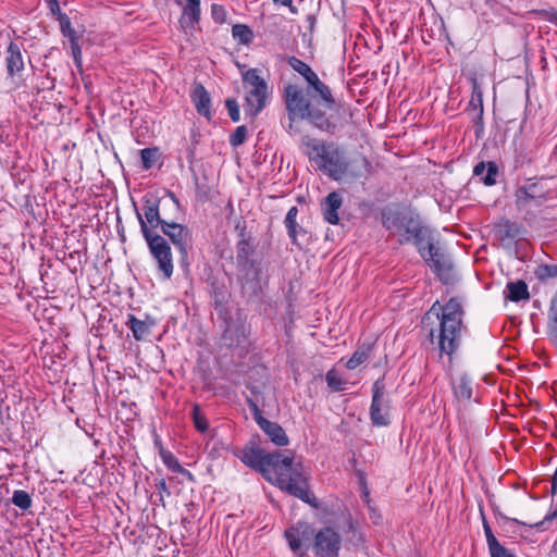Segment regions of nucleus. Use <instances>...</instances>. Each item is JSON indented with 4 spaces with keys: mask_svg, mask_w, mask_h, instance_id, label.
Returning <instances> with one entry per match:
<instances>
[{
    "mask_svg": "<svg viewBox=\"0 0 557 557\" xmlns=\"http://www.w3.org/2000/svg\"><path fill=\"white\" fill-rule=\"evenodd\" d=\"M306 154L317 169L331 180L341 181L346 176L367 177L372 173V164L364 156L347 160L345 152L335 144L304 136Z\"/></svg>",
    "mask_w": 557,
    "mask_h": 557,
    "instance_id": "nucleus-1",
    "label": "nucleus"
},
{
    "mask_svg": "<svg viewBox=\"0 0 557 557\" xmlns=\"http://www.w3.org/2000/svg\"><path fill=\"white\" fill-rule=\"evenodd\" d=\"M463 314L460 301L450 298L445 305L438 300L435 301L423 318L424 322L434 315L438 321L436 327L430 329L429 338L432 344L436 343L440 356L446 355L449 361L461 345L462 331L466 329L462 321Z\"/></svg>",
    "mask_w": 557,
    "mask_h": 557,
    "instance_id": "nucleus-2",
    "label": "nucleus"
},
{
    "mask_svg": "<svg viewBox=\"0 0 557 557\" xmlns=\"http://www.w3.org/2000/svg\"><path fill=\"white\" fill-rule=\"evenodd\" d=\"M282 491L317 508L318 503L310 492L308 476L301 463H295L293 455H282L272 472V481Z\"/></svg>",
    "mask_w": 557,
    "mask_h": 557,
    "instance_id": "nucleus-3",
    "label": "nucleus"
},
{
    "mask_svg": "<svg viewBox=\"0 0 557 557\" xmlns=\"http://www.w3.org/2000/svg\"><path fill=\"white\" fill-rule=\"evenodd\" d=\"M141 234L147 243L150 255L157 263V269L162 280H170L174 271L170 243L162 235L149 230L145 223H141Z\"/></svg>",
    "mask_w": 557,
    "mask_h": 557,
    "instance_id": "nucleus-4",
    "label": "nucleus"
},
{
    "mask_svg": "<svg viewBox=\"0 0 557 557\" xmlns=\"http://www.w3.org/2000/svg\"><path fill=\"white\" fill-rule=\"evenodd\" d=\"M243 83L250 87L245 97V112L247 115L255 117L265 107L269 96L268 84L259 75L257 69H250L243 73Z\"/></svg>",
    "mask_w": 557,
    "mask_h": 557,
    "instance_id": "nucleus-5",
    "label": "nucleus"
},
{
    "mask_svg": "<svg viewBox=\"0 0 557 557\" xmlns=\"http://www.w3.org/2000/svg\"><path fill=\"white\" fill-rule=\"evenodd\" d=\"M283 454L265 453L258 446L245 447L242 450L240 460L251 469L262 473L265 480L272 481V472Z\"/></svg>",
    "mask_w": 557,
    "mask_h": 557,
    "instance_id": "nucleus-6",
    "label": "nucleus"
},
{
    "mask_svg": "<svg viewBox=\"0 0 557 557\" xmlns=\"http://www.w3.org/2000/svg\"><path fill=\"white\" fill-rule=\"evenodd\" d=\"M288 64L306 79L309 87L312 88L313 94L321 98L322 107L326 109H333L335 107V99L331 89L318 77L317 73L306 62L296 57H292L288 60Z\"/></svg>",
    "mask_w": 557,
    "mask_h": 557,
    "instance_id": "nucleus-7",
    "label": "nucleus"
},
{
    "mask_svg": "<svg viewBox=\"0 0 557 557\" xmlns=\"http://www.w3.org/2000/svg\"><path fill=\"white\" fill-rule=\"evenodd\" d=\"M239 272L242 290L248 297H256L261 290L262 262L253 257H248L236 262Z\"/></svg>",
    "mask_w": 557,
    "mask_h": 557,
    "instance_id": "nucleus-8",
    "label": "nucleus"
},
{
    "mask_svg": "<svg viewBox=\"0 0 557 557\" xmlns=\"http://www.w3.org/2000/svg\"><path fill=\"white\" fill-rule=\"evenodd\" d=\"M161 232L163 237L169 238V240L178 250L181 264L183 267H187L188 253L193 246L191 231L186 225L168 219L166 222H163Z\"/></svg>",
    "mask_w": 557,
    "mask_h": 557,
    "instance_id": "nucleus-9",
    "label": "nucleus"
},
{
    "mask_svg": "<svg viewBox=\"0 0 557 557\" xmlns=\"http://www.w3.org/2000/svg\"><path fill=\"white\" fill-rule=\"evenodd\" d=\"M307 96L310 99L297 85L289 84L284 88V101L288 117L305 120V115L318 97L310 89L307 90Z\"/></svg>",
    "mask_w": 557,
    "mask_h": 557,
    "instance_id": "nucleus-10",
    "label": "nucleus"
},
{
    "mask_svg": "<svg viewBox=\"0 0 557 557\" xmlns=\"http://www.w3.org/2000/svg\"><path fill=\"white\" fill-rule=\"evenodd\" d=\"M545 176L539 178H528L529 184L519 186L515 191V203L518 209L525 208L530 201H535L541 206L546 201L554 199L553 190L544 189L542 181Z\"/></svg>",
    "mask_w": 557,
    "mask_h": 557,
    "instance_id": "nucleus-11",
    "label": "nucleus"
},
{
    "mask_svg": "<svg viewBox=\"0 0 557 557\" xmlns=\"http://www.w3.org/2000/svg\"><path fill=\"white\" fill-rule=\"evenodd\" d=\"M420 256L444 283H448L451 276L453 264L448 256L435 244V240L426 249L420 248Z\"/></svg>",
    "mask_w": 557,
    "mask_h": 557,
    "instance_id": "nucleus-12",
    "label": "nucleus"
},
{
    "mask_svg": "<svg viewBox=\"0 0 557 557\" xmlns=\"http://www.w3.org/2000/svg\"><path fill=\"white\" fill-rule=\"evenodd\" d=\"M312 552L317 557H338L342 539L331 527L320 529L313 533Z\"/></svg>",
    "mask_w": 557,
    "mask_h": 557,
    "instance_id": "nucleus-13",
    "label": "nucleus"
},
{
    "mask_svg": "<svg viewBox=\"0 0 557 557\" xmlns=\"http://www.w3.org/2000/svg\"><path fill=\"white\" fill-rule=\"evenodd\" d=\"M312 536L313 528L305 521H298L284 532V537L288 547L297 557L306 556Z\"/></svg>",
    "mask_w": 557,
    "mask_h": 557,
    "instance_id": "nucleus-14",
    "label": "nucleus"
},
{
    "mask_svg": "<svg viewBox=\"0 0 557 557\" xmlns=\"http://www.w3.org/2000/svg\"><path fill=\"white\" fill-rule=\"evenodd\" d=\"M4 54L7 79L11 82L14 88H18L24 85L23 74L25 72V62L21 46L11 40Z\"/></svg>",
    "mask_w": 557,
    "mask_h": 557,
    "instance_id": "nucleus-15",
    "label": "nucleus"
},
{
    "mask_svg": "<svg viewBox=\"0 0 557 557\" xmlns=\"http://www.w3.org/2000/svg\"><path fill=\"white\" fill-rule=\"evenodd\" d=\"M384 379H377L372 385V401L370 406V419L375 426L389 424L388 410L384 400Z\"/></svg>",
    "mask_w": 557,
    "mask_h": 557,
    "instance_id": "nucleus-16",
    "label": "nucleus"
},
{
    "mask_svg": "<svg viewBox=\"0 0 557 557\" xmlns=\"http://www.w3.org/2000/svg\"><path fill=\"white\" fill-rule=\"evenodd\" d=\"M413 214L412 211L398 203H391L381 210V220L387 231L400 234Z\"/></svg>",
    "mask_w": 557,
    "mask_h": 557,
    "instance_id": "nucleus-17",
    "label": "nucleus"
},
{
    "mask_svg": "<svg viewBox=\"0 0 557 557\" xmlns=\"http://www.w3.org/2000/svg\"><path fill=\"white\" fill-rule=\"evenodd\" d=\"M224 323L225 326L222 334V341L225 346L230 348L239 346L247 339L249 330L240 318L233 319L231 317H225Z\"/></svg>",
    "mask_w": 557,
    "mask_h": 557,
    "instance_id": "nucleus-18",
    "label": "nucleus"
},
{
    "mask_svg": "<svg viewBox=\"0 0 557 557\" xmlns=\"http://www.w3.org/2000/svg\"><path fill=\"white\" fill-rule=\"evenodd\" d=\"M160 205L161 200L156 198H145L143 205L144 215L137 211V219L139 225L145 223L146 226L154 232L157 227H162L163 222H166L168 219L162 216L160 213Z\"/></svg>",
    "mask_w": 557,
    "mask_h": 557,
    "instance_id": "nucleus-19",
    "label": "nucleus"
},
{
    "mask_svg": "<svg viewBox=\"0 0 557 557\" xmlns=\"http://www.w3.org/2000/svg\"><path fill=\"white\" fill-rule=\"evenodd\" d=\"M326 108L321 106V98L317 97L305 115V120H308L310 124L322 132L334 134L337 126L329 116H326Z\"/></svg>",
    "mask_w": 557,
    "mask_h": 557,
    "instance_id": "nucleus-20",
    "label": "nucleus"
},
{
    "mask_svg": "<svg viewBox=\"0 0 557 557\" xmlns=\"http://www.w3.org/2000/svg\"><path fill=\"white\" fill-rule=\"evenodd\" d=\"M297 215L298 208L296 206L290 207L285 216L284 225L292 244L301 249L309 243L310 236L308 232L297 223Z\"/></svg>",
    "mask_w": 557,
    "mask_h": 557,
    "instance_id": "nucleus-21",
    "label": "nucleus"
},
{
    "mask_svg": "<svg viewBox=\"0 0 557 557\" xmlns=\"http://www.w3.org/2000/svg\"><path fill=\"white\" fill-rule=\"evenodd\" d=\"M210 286V296L213 299V304L216 310L220 311V314L225 313L228 314L225 309V305L228 302L231 293L223 280H219L215 276L209 278Z\"/></svg>",
    "mask_w": 557,
    "mask_h": 557,
    "instance_id": "nucleus-22",
    "label": "nucleus"
},
{
    "mask_svg": "<svg viewBox=\"0 0 557 557\" xmlns=\"http://www.w3.org/2000/svg\"><path fill=\"white\" fill-rule=\"evenodd\" d=\"M342 196L337 191H332L324 198L321 207L326 222L334 225L338 223V209L342 207Z\"/></svg>",
    "mask_w": 557,
    "mask_h": 557,
    "instance_id": "nucleus-23",
    "label": "nucleus"
},
{
    "mask_svg": "<svg viewBox=\"0 0 557 557\" xmlns=\"http://www.w3.org/2000/svg\"><path fill=\"white\" fill-rule=\"evenodd\" d=\"M470 81L472 84V94H471V98H470L468 107H469V110H472L473 112H475V114L473 116V121L475 124H478V123H482V121H483V113H484L483 91H482L481 85L479 84V82L475 77H471Z\"/></svg>",
    "mask_w": 557,
    "mask_h": 557,
    "instance_id": "nucleus-24",
    "label": "nucleus"
},
{
    "mask_svg": "<svg viewBox=\"0 0 557 557\" xmlns=\"http://www.w3.org/2000/svg\"><path fill=\"white\" fill-rule=\"evenodd\" d=\"M497 233L499 235V239L502 242H513L522 238L524 234V230L522 225L517 222H511L510 220L504 219L497 225Z\"/></svg>",
    "mask_w": 557,
    "mask_h": 557,
    "instance_id": "nucleus-25",
    "label": "nucleus"
},
{
    "mask_svg": "<svg viewBox=\"0 0 557 557\" xmlns=\"http://www.w3.org/2000/svg\"><path fill=\"white\" fill-rule=\"evenodd\" d=\"M191 99L197 112L206 117L210 116L211 98L202 84H196L191 92Z\"/></svg>",
    "mask_w": 557,
    "mask_h": 557,
    "instance_id": "nucleus-26",
    "label": "nucleus"
},
{
    "mask_svg": "<svg viewBox=\"0 0 557 557\" xmlns=\"http://www.w3.org/2000/svg\"><path fill=\"white\" fill-rule=\"evenodd\" d=\"M239 237V240L236 243V262L256 256L257 248L256 239L247 235L245 230L240 231Z\"/></svg>",
    "mask_w": 557,
    "mask_h": 557,
    "instance_id": "nucleus-27",
    "label": "nucleus"
},
{
    "mask_svg": "<svg viewBox=\"0 0 557 557\" xmlns=\"http://www.w3.org/2000/svg\"><path fill=\"white\" fill-rule=\"evenodd\" d=\"M270 441L276 446H286L289 443L288 436L286 435L284 429L276 422L273 421H263L260 428Z\"/></svg>",
    "mask_w": 557,
    "mask_h": 557,
    "instance_id": "nucleus-28",
    "label": "nucleus"
},
{
    "mask_svg": "<svg viewBox=\"0 0 557 557\" xmlns=\"http://www.w3.org/2000/svg\"><path fill=\"white\" fill-rule=\"evenodd\" d=\"M125 324L132 331L134 338L141 341L150 333V329L154 322L149 318H147V320H139L134 314H128Z\"/></svg>",
    "mask_w": 557,
    "mask_h": 557,
    "instance_id": "nucleus-29",
    "label": "nucleus"
},
{
    "mask_svg": "<svg viewBox=\"0 0 557 557\" xmlns=\"http://www.w3.org/2000/svg\"><path fill=\"white\" fill-rule=\"evenodd\" d=\"M183 15L180 20L182 27H194L200 20V0H186Z\"/></svg>",
    "mask_w": 557,
    "mask_h": 557,
    "instance_id": "nucleus-30",
    "label": "nucleus"
},
{
    "mask_svg": "<svg viewBox=\"0 0 557 557\" xmlns=\"http://www.w3.org/2000/svg\"><path fill=\"white\" fill-rule=\"evenodd\" d=\"M454 395L458 400L470 401L472 398V380L467 373L453 382Z\"/></svg>",
    "mask_w": 557,
    "mask_h": 557,
    "instance_id": "nucleus-31",
    "label": "nucleus"
},
{
    "mask_svg": "<svg viewBox=\"0 0 557 557\" xmlns=\"http://www.w3.org/2000/svg\"><path fill=\"white\" fill-rule=\"evenodd\" d=\"M506 289L508 290L506 298L509 299L510 301L519 302L521 300H528L530 298L528 285L522 280L509 282L506 286Z\"/></svg>",
    "mask_w": 557,
    "mask_h": 557,
    "instance_id": "nucleus-32",
    "label": "nucleus"
},
{
    "mask_svg": "<svg viewBox=\"0 0 557 557\" xmlns=\"http://www.w3.org/2000/svg\"><path fill=\"white\" fill-rule=\"evenodd\" d=\"M424 224L422 223L419 214L414 213L412 218L408 221L405 228L400 233V244L410 243L412 237L416 236L418 231L422 230Z\"/></svg>",
    "mask_w": 557,
    "mask_h": 557,
    "instance_id": "nucleus-33",
    "label": "nucleus"
},
{
    "mask_svg": "<svg viewBox=\"0 0 557 557\" xmlns=\"http://www.w3.org/2000/svg\"><path fill=\"white\" fill-rule=\"evenodd\" d=\"M372 350L371 345H362L356 349L352 356L347 360L346 368L349 370H354L364 361H367L370 357Z\"/></svg>",
    "mask_w": 557,
    "mask_h": 557,
    "instance_id": "nucleus-34",
    "label": "nucleus"
},
{
    "mask_svg": "<svg viewBox=\"0 0 557 557\" xmlns=\"http://www.w3.org/2000/svg\"><path fill=\"white\" fill-rule=\"evenodd\" d=\"M233 38L240 45H249L253 40V32L246 24H235L232 27Z\"/></svg>",
    "mask_w": 557,
    "mask_h": 557,
    "instance_id": "nucleus-35",
    "label": "nucleus"
},
{
    "mask_svg": "<svg viewBox=\"0 0 557 557\" xmlns=\"http://www.w3.org/2000/svg\"><path fill=\"white\" fill-rule=\"evenodd\" d=\"M433 231L424 225L422 230L418 231L416 233V236L412 237L410 243H413V245L417 247L418 251L420 252L421 249H426L430 244L434 242Z\"/></svg>",
    "mask_w": 557,
    "mask_h": 557,
    "instance_id": "nucleus-36",
    "label": "nucleus"
},
{
    "mask_svg": "<svg viewBox=\"0 0 557 557\" xmlns=\"http://www.w3.org/2000/svg\"><path fill=\"white\" fill-rule=\"evenodd\" d=\"M547 333L549 338L557 344V296H555L550 301Z\"/></svg>",
    "mask_w": 557,
    "mask_h": 557,
    "instance_id": "nucleus-37",
    "label": "nucleus"
},
{
    "mask_svg": "<svg viewBox=\"0 0 557 557\" xmlns=\"http://www.w3.org/2000/svg\"><path fill=\"white\" fill-rule=\"evenodd\" d=\"M60 25V32L61 34L69 39L70 42L72 40H79V36L77 35L76 30L72 27V23L70 17L65 15H60L59 18H57Z\"/></svg>",
    "mask_w": 557,
    "mask_h": 557,
    "instance_id": "nucleus-38",
    "label": "nucleus"
},
{
    "mask_svg": "<svg viewBox=\"0 0 557 557\" xmlns=\"http://www.w3.org/2000/svg\"><path fill=\"white\" fill-rule=\"evenodd\" d=\"M191 418L194 425L200 433H205L209 429V423L206 416L202 413L201 408L198 404H195L191 409Z\"/></svg>",
    "mask_w": 557,
    "mask_h": 557,
    "instance_id": "nucleus-39",
    "label": "nucleus"
},
{
    "mask_svg": "<svg viewBox=\"0 0 557 557\" xmlns=\"http://www.w3.org/2000/svg\"><path fill=\"white\" fill-rule=\"evenodd\" d=\"M11 502L22 510H27L32 507V498L29 494L23 490L14 491Z\"/></svg>",
    "mask_w": 557,
    "mask_h": 557,
    "instance_id": "nucleus-40",
    "label": "nucleus"
},
{
    "mask_svg": "<svg viewBox=\"0 0 557 557\" xmlns=\"http://www.w3.org/2000/svg\"><path fill=\"white\" fill-rule=\"evenodd\" d=\"M158 154H159V150L156 147L141 149L140 158H141L143 168L145 170L151 169L152 165L157 161Z\"/></svg>",
    "mask_w": 557,
    "mask_h": 557,
    "instance_id": "nucleus-41",
    "label": "nucleus"
},
{
    "mask_svg": "<svg viewBox=\"0 0 557 557\" xmlns=\"http://www.w3.org/2000/svg\"><path fill=\"white\" fill-rule=\"evenodd\" d=\"M325 381L327 386L334 392H341L344 389L345 381L338 375L335 369H331L326 372Z\"/></svg>",
    "mask_w": 557,
    "mask_h": 557,
    "instance_id": "nucleus-42",
    "label": "nucleus"
},
{
    "mask_svg": "<svg viewBox=\"0 0 557 557\" xmlns=\"http://www.w3.org/2000/svg\"><path fill=\"white\" fill-rule=\"evenodd\" d=\"M344 532L349 534L351 533V537L349 539L354 544H360L363 542L361 534L357 532V527L351 516L348 513L345 521Z\"/></svg>",
    "mask_w": 557,
    "mask_h": 557,
    "instance_id": "nucleus-43",
    "label": "nucleus"
},
{
    "mask_svg": "<svg viewBox=\"0 0 557 557\" xmlns=\"http://www.w3.org/2000/svg\"><path fill=\"white\" fill-rule=\"evenodd\" d=\"M247 138V126L240 125L236 127L234 133L230 137V144L233 147H238L245 143Z\"/></svg>",
    "mask_w": 557,
    "mask_h": 557,
    "instance_id": "nucleus-44",
    "label": "nucleus"
},
{
    "mask_svg": "<svg viewBox=\"0 0 557 557\" xmlns=\"http://www.w3.org/2000/svg\"><path fill=\"white\" fill-rule=\"evenodd\" d=\"M161 457H162V460L164 462V465L172 471V472H175L177 473L180 469H182V466L181 463L178 462V460L176 459V457L170 453V451H164V450H161Z\"/></svg>",
    "mask_w": 557,
    "mask_h": 557,
    "instance_id": "nucleus-45",
    "label": "nucleus"
},
{
    "mask_svg": "<svg viewBox=\"0 0 557 557\" xmlns=\"http://www.w3.org/2000/svg\"><path fill=\"white\" fill-rule=\"evenodd\" d=\"M498 174V166L495 162H487L486 164V174L482 177L483 183L486 186H492L496 183V176Z\"/></svg>",
    "mask_w": 557,
    "mask_h": 557,
    "instance_id": "nucleus-46",
    "label": "nucleus"
},
{
    "mask_svg": "<svg viewBox=\"0 0 557 557\" xmlns=\"http://www.w3.org/2000/svg\"><path fill=\"white\" fill-rule=\"evenodd\" d=\"M225 106L227 108L228 115H230L231 120L233 122H238L240 119V113H239V106H238L237 101L233 98H228L225 101Z\"/></svg>",
    "mask_w": 557,
    "mask_h": 557,
    "instance_id": "nucleus-47",
    "label": "nucleus"
},
{
    "mask_svg": "<svg viewBox=\"0 0 557 557\" xmlns=\"http://www.w3.org/2000/svg\"><path fill=\"white\" fill-rule=\"evenodd\" d=\"M211 15L215 23L223 24L226 21V11L223 5L213 3L211 5Z\"/></svg>",
    "mask_w": 557,
    "mask_h": 557,
    "instance_id": "nucleus-48",
    "label": "nucleus"
},
{
    "mask_svg": "<svg viewBox=\"0 0 557 557\" xmlns=\"http://www.w3.org/2000/svg\"><path fill=\"white\" fill-rule=\"evenodd\" d=\"M537 276L541 280L556 277L557 276V265H549V264L541 265L537 270Z\"/></svg>",
    "mask_w": 557,
    "mask_h": 557,
    "instance_id": "nucleus-49",
    "label": "nucleus"
},
{
    "mask_svg": "<svg viewBox=\"0 0 557 557\" xmlns=\"http://www.w3.org/2000/svg\"><path fill=\"white\" fill-rule=\"evenodd\" d=\"M483 529H484L486 542H487V545H488V549L492 548V547H496L497 545L500 544L497 541V539L495 537V535L493 534V531H492L488 522L485 519H483Z\"/></svg>",
    "mask_w": 557,
    "mask_h": 557,
    "instance_id": "nucleus-50",
    "label": "nucleus"
},
{
    "mask_svg": "<svg viewBox=\"0 0 557 557\" xmlns=\"http://www.w3.org/2000/svg\"><path fill=\"white\" fill-rule=\"evenodd\" d=\"M78 41L79 40H72V42H70V46H71L74 63L77 67H81L82 66V47Z\"/></svg>",
    "mask_w": 557,
    "mask_h": 557,
    "instance_id": "nucleus-51",
    "label": "nucleus"
},
{
    "mask_svg": "<svg viewBox=\"0 0 557 557\" xmlns=\"http://www.w3.org/2000/svg\"><path fill=\"white\" fill-rule=\"evenodd\" d=\"M248 403H249L250 409L252 411L255 421L257 422L259 428H261V424H263V421H269V420L262 416L260 408L258 407V405L255 401L249 399Z\"/></svg>",
    "mask_w": 557,
    "mask_h": 557,
    "instance_id": "nucleus-52",
    "label": "nucleus"
},
{
    "mask_svg": "<svg viewBox=\"0 0 557 557\" xmlns=\"http://www.w3.org/2000/svg\"><path fill=\"white\" fill-rule=\"evenodd\" d=\"M491 557H516L515 555L510 554L506 547H504L502 544L497 545L496 547L490 548Z\"/></svg>",
    "mask_w": 557,
    "mask_h": 557,
    "instance_id": "nucleus-53",
    "label": "nucleus"
},
{
    "mask_svg": "<svg viewBox=\"0 0 557 557\" xmlns=\"http://www.w3.org/2000/svg\"><path fill=\"white\" fill-rule=\"evenodd\" d=\"M363 497H364V502L368 504V507H369L370 519L373 521V523H375V524L379 523V521L381 519V516L376 511L375 508L370 506V495H369V492L367 490L363 492Z\"/></svg>",
    "mask_w": 557,
    "mask_h": 557,
    "instance_id": "nucleus-54",
    "label": "nucleus"
},
{
    "mask_svg": "<svg viewBox=\"0 0 557 557\" xmlns=\"http://www.w3.org/2000/svg\"><path fill=\"white\" fill-rule=\"evenodd\" d=\"M49 10L52 16L57 18L60 17V15H65L60 9L59 1L58 0H47Z\"/></svg>",
    "mask_w": 557,
    "mask_h": 557,
    "instance_id": "nucleus-55",
    "label": "nucleus"
},
{
    "mask_svg": "<svg viewBox=\"0 0 557 557\" xmlns=\"http://www.w3.org/2000/svg\"><path fill=\"white\" fill-rule=\"evenodd\" d=\"M499 523H500V525H502L503 528L511 527V525H513V524H522V525H525V523H524V522H521V521H519L518 519L508 518V517H506V516H504V515H500V522H499Z\"/></svg>",
    "mask_w": 557,
    "mask_h": 557,
    "instance_id": "nucleus-56",
    "label": "nucleus"
},
{
    "mask_svg": "<svg viewBox=\"0 0 557 557\" xmlns=\"http://www.w3.org/2000/svg\"><path fill=\"white\" fill-rule=\"evenodd\" d=\"M485 171H486V164L482 161V162H479V163L474 166V169H473V174H474L475 176H479V177H481V178H482V177H484V176H485V175H484Z\"/></svg>",
    "mask_w": 557,
    "mask_h": 557,
    "instance_id": "nucleus-57",
    "label": "nucleus"
},
{
    "mask_svg": "<svg viewBox=\"0 0 557 557\" xmlns=\"http://www.w3.org/2000/svg\"><path fill=\"white\" fill-rule=\"evenodd\" d=\"M273 2L275 4H281V5H284V7H288L289 11L293 14L297 13V8L293 4V0H273Z\"/></svg>",
    "mask_w": 557,
    "mask_h": 557,
    "instance_id": "nucleus-58",
    "label": "nucleus"
},
{
    "mask_svg": "<svg viewBox=\"0 0 557 557\" xmlns=\"http://www.w3.org/2000/svg\"><path fill=\"white\" fill-rule=\"evenodd\" d=\"M556 516H557V511H555L553 515H548V516H546L544 520H542V521H540V522H537V523H535V524H530L529 527L540 529V528H542V527H543V524L545 523V521H546V520H552V519H554Z\"/></svg>",
    "mask_w": 557,
    "mask_h": 557,
    "instance_id": "nucleus-59",
    "label": "nucleus"
},
{
    "mask_svg": "<svg viewBox=\"0 0 557 557\" xmlns=\"http://www.w3.org/2000/svg\"><path fill=\"white\" fill-rule=\"evenodd\" d=\"M177 473L184 475L190 482L195 481V476L193 475V473L189 470L185 469L184 467H182V469H180Z\"/></svg>",
    "mask_w": 557,
    "mask_h": 557,
    "instance_id": "nucleus-60",
    "label": "nucleus"
},
{
    "mask_svg": "<svg viewBox=\"0 0 557 557\" xmlns=\"http://www.w3.org/2000/svg\"><path fill=\"white\" fill-rule=\"evenodd\" d=\"M286 129L290 133V134H295V133H298V128L295 126V120H292L290 117H288V125L286 126Z\"/></svg>",
    "mask_w": 557,
    "mask_h": 557,
    "instance_id": "nucleus-61",
    "label": "nucleus"
},
{
    "mask_svg": "<svg viewBox=\"0 0 557 557\" xmlns=\"http://www.w3.org/2000/svg\"><path fill=\"white\" fill-rule=\"evenodd\" d=\"M169 197H170V200H171L172 205H173L176 209H178V208H180V202H178L177 197L174 195V193L169 191Z\"/></svg>",
    "mask_w": 557,
    "mask_h": 557,
    "instance_id": "nucleus-62",
    "label": "nucleus"
},
{
    "mask_svg": "<svg viewBox=\"0 0 557 557\" xmlns=\"http://www.w3.org/2000/svg\"><path fill=\"white\" fill-rule=\"evenodd\" d=\"M159 488H160V490H163V491H166V484H165V481H164V480H161V481H160Z\"/></svg>",
    "mask_w": 557,
    "mask_h": 557,
    "instance_id": "nucleus-63",
    "label": "nucleus"
},
{
    "mask_svg": "<svg viewBox=\"0 0 557 557\" xmlns=\"http://www.w3.org/2000/svg\"><path fill=\"white\" fill-rule=\"evenodd\" d=\"M550 21L557 25V11L553 13Z\"/></svg>",
    "mask_w": 557,
    "mask_h": 557,
    "instance_id": "nucleus-64",
    "label": "nucleus"
}]
</instances>
